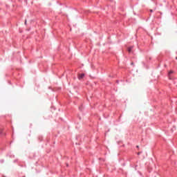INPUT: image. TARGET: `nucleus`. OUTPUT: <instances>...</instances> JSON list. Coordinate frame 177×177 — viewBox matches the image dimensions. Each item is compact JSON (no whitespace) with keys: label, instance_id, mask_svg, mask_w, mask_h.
<instances>
[{"label":"nucleus","instance_id":"1","mask_svg":"<svg viewBox=\"0 0 177 177\" xmlns=\"http://www.w3.org/2000/svg\"><path fill=\"white\" fill-rule=\"evenodd\" d=\"M172 74H174V71H169L168 73L169 80H173Z\"/></svg>","mask_w":177,"mask_h":177},{"label":"nucleus","instance_id":"2","mask_svg":"<svg viewBox=\"0 0 177 177\" xmlns=\"http://www.w3.org/2000/svg\"><path fill=\"white\" fill-rule=\"evenodd\" d=\"M84 77H85V74L82 73L79 75V80H82V78H84Z\"/></svg>","mask_w":177,"mask_h":177},{"label":"nucleus","instance_id":"3","mask_svg":"<svg viewBox=\"0 0 177 177\" xmlns=\"http://www.w3.org/2000/svg\"><path fill=\"white\" fill-rule=\"evenodd\" d=\"M132 50V47H130L128 48V52L131 53V51Z\"/></svg>","mask_w":177,"mask_h":177},{"label":"nucleus","instance_id":"4","mask_svg":"<svg viewBox=\"0 0 177 177\" xmlns=\"http://www.w3.org/2000/svg\"><path fill=\"white\" fill-rule=\"evenodd\" d=\"M2 133V128L0 127V135Z\"/></svg>","mask_w":177,"mask_h":177},{"label":"nucleus","instance_id":"5","mask_svg":"<svg viewBox=\"0 0 177 177\" xmlns=\"http://www.w3.org/2000/svg\"><path fill=\"white\" fill-rule=\"evenodd\" d=\"M139 154H140V152H138V156H139Z\"/></svg>","mask_w":177,"mask_h":177},{"label":"nucleus","instance_id":"6","mask_svg":"<svg viewBox=\"0 0 177 177\" xmlns=\"http://www.w3.org/2000/svg\"><path fill=\"white\" fill-rule=\"evenodd\" d=\"M27 24V21H25V24Z\"/></svg>","mask_w":177,"mask_h":177},{"label":"nucleus","instance_id":"7","mask_svg":"<svg viewBox=\"0 0 177 177\" xmlns=\"http://www.w3.org/2000/svg\"><path fill=\"white\" fill-rule=\"evenodd\" d=\"M150 12H153V10H150Z\"/></svg>","mask_w":177,"mask_h":177},{"label":"nucleus","instance_id":"8","mask_svg":"<svg viewBox=\"0 0 177 177\" xmlns=\"http://www.w3.org/2000/svg\"><path fill=\"white\" fill-rule=\"evenodd\" d=\"M176 59H177V57Z\"/></svg>","mask_w":177,"mask_h":177}]
</instances>
